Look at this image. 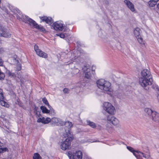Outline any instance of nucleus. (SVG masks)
<instances>
[{"instance_id":"1","label":"nucleus","mask_w":159,"mask_h":159,"mask_svg":"<svg viewBox=\"0 0 159 159\" xmlns=\"http://www.w3.org/2000/svg\"><path fill=\"white\" fill-rule=\"evenodd\" d=\"M139 81L140 84L145 90H148L152 82V76L150 71L147 69L142 70Z\"/></svg>"},{"instance_id":"2","label":"nucleus","mask_w":159,"mask_h":159,"mask_svg":"<svg viewBox=\"0 0 159 159\" xmlns=\"http://www.w3.org/2000/svg\"><path fill=\"white\" fill-rule=\"evenodd\" d=\"M107 120L106 127L108 130H113L112 125L115 126H118L119 120L116 118L112 115L107 116Z\"/></svg>"},{"instance_id":"3","label":"nucleus","mask_w":159,"mask_h":159,"mask_svg":"<svg viewBox=\"0 0 159 159\" xmlns=\"http://www.w3.org/2000/svg\"><path fill=\"white\" fill-rule=\"evenodd\" d=\"M66 136L67 138L64 142H62L60 145L61 148L63 150L69 149L71 144L70 142L72 140L73 138L72 135Z\"/></svg>"},{"instance_id":"4","label":"nucleus","mask_w":159,"mask_h":159,"mask_svg":"<svg viewBox=\"0 0 159 159\" xmlns=\"http://www.w3.org/2000/svg\"><path fill=\"white\" fill-rule=\"evenodd\" d=\"M103 108L107 112L111 115L114 114L115 111L114 107L111 103L108 102L104 103Z\"/></svg>"},{"instance_id":"5","label":"nucleus","mask_w":159,"mask_h":159,"mask_svg":"<svg viewBox=\"0 0 159 159\" xmlns=\"http://www.w3.org/2000/svg\"><path fill=\"white\" fill-rule=\"evenodd\" d=\"M25 17L26 20L29 22L30 25H32L34 28L40 31H43L45 30L43 26L38 25L35 21L29 18L28 16H25Z\"/></svg>"},{"instance_id":"6","label":"nucleus","mask_w":159,"mask_h":159,"mask_svg":"<svg viewBox=\"0 0 159 159\" xmlns=\"http://www.w3.org/2000/svg\"><path fill=\"white\" fill-rule=\"evenodd\" d=\"M83 70L85 72V77L88 79H91L92 77V74H94L95 72L93 70H91L89 66L86 65L82 68Z\"/></svg>"},{"instance_id":"7","label":"nucleus","mask_w":159,"mask_h":159,"mask_svg":"<svg viewBox=\"0 0 159 159\" xmlns=\"http://www.w3.org/2000/svg\"><path fill=\"white\" fill-rule=\"evenodd\" d=\"M63 125H65L64 129L66 135L70 136V135H72L70 132L71 128L72 126L71 122L67 121L66 122L63 121Z\"/></svg>"},{"instance_id":"8","label":"nucleus","mask_w":159,"mask_h":159,"mask_svg":"<svg viewBox=\"0 0 159 159\" xmlns=\"http://www.w3.org/2000/svg\"><path fill=\"white\" fill-rule=\"evenodd\" d=\"M51 122V124L53 125H63L64 124L63 121H62L61 119L56 117L52 118Z\"/></svg>"},{"instance_id":"9","label":"nucleus","mask_w":159,"mask_h":159,"mask_svg":"<svg viewBox=\"0 0 159 159\" xmlns=\"http://www.w3.org/2000/svg\"><path fill=\"white\" fill-rule=\"evenodd\" d=\"M11 33L9 30L5 28L0 30V36L5 38L10 37L11 36Z\"/></svg>"},{"instance_id":"10","label":"nucleus","mask_w":159,"mask_h":159,"mask_svg":"<svg viewBox=\"0 0 159 159\" xmlns=\"http://www.w3.org/2000/svg\"><path fill=\"white\" fill-rule=\"evenodd\" d=\"M52 26L54 30L59 31H62L63 27L62 24L58 22H55L53 23Z\"/></svg>"},{"instance_id":"11","label":"nucleus","mask_w":159,"mask_h":159,"mask_svg":"<svg viewBox=\"0 0 159 159\" xmlns=\"http://www.w3.org/2000/svg\"><path fill=\"white\" fill-rule=\"evenodd\" d=\"M124 2L131 11L133 12L135 11L134 4L129 0H125Z\"/></svg>"},{"instance_id":"12","label":"nucleus","mask_w":159,"mask_h":159,"mask_svg":"<svg viewBox=\"0 0 159 159\" xmlns=\"http://www.w3.org/2000/svg\"><path fill=\"white\" fill-rule=\"evenodd\" d=\"M51 119L48 117H47L45 118L44 117H42V118H38L37 120L38 122H41L44 124H48L50 122H51Z\"/></svg>"},{"instance_id":"13","label":"nucleus","mask_w":159,"mask_h":159,"mask_svg":"<svg viewBox=\"0 0 159 159\" xmlns=\"http://www.w3.org/2000/svg\"><path fill=\"white\" fill-rule=\"evenodd\" d=\"M82 153L80 151H76L73 154V159H82Z\"/></svg>"},{"instance_id":"14","label":"nucleus","mask_w":159,"mask_h":159,"mask_svg":"<svg viewBox=\"0 0 159 159\" xmlns=\"http://www.w3.org/2000/svg\"><path fill=\"white\" fill-rule=\"evenodd\" d=\"M111 84L108 81H105V82L102 85L103 89H101L103 90L106 91H110V89Z\"/></svg>"},{"instance_id":"15","label":"nucleus","mask_w":159,"mask_h":159,"mask_svg":"<svg viewBox=\"0 0 159 159\" xmlns=\"http://www.w3.org/2000/svg\"><path fill=\"white\" fill-rule=\"evenodd\" d=\"M40 18L43 21H45L47 23L50 24L52 23V19L47 16L40 17Z\"/></svg>"},{"instance_id":"16","label":"nucleus","mask_w":159,"mask_h":159,"mask_svg":"<svg viewBox=\"0 0 159 159\" xmlns=\"http://www.w3.org/2000/svg\"><path fill=\"white\" fill-rule=\"evenodd\" d=\"M150 118L155 121H158L159 120V114L154 111Z\"/></svg>"},{"instance_id":"17","label":"nucleus","mask_w":159,"mask_h":159,"mask_svg":"<svg viewBox=\"0 0 159 159\" xmlns=\"http://www.w3.org/2000/svg\"><path fill=\"white\" fill-rule=\"evenodd\" d=\"M105 82V80L103 79H101L98 80L97 82V84L98 87L100 89H103L102 85Z\"/></svg>"},{"instance_id":"18","label":"nucleus","mask_w":159,"mask_h":159,"mask_svg":"<svg viewBox=\"0 0 159 159\" xmlns=\"http://www.w3.org/2000/svg\"><path fill=\"white\" fill-rule=\"evenodd\" d=\"M134 33L136 37L137 38L141 36L140 34L141 33V31L139 28H136L134 30Z\"/></svg>"},{"instance_id":"19","label":"nucleus","mask_w":159,"mask_h":159,"mask_svg":"<svg viewBox=\"0 0 159 159\" xmlns=\"http://www.w3.org/2000/svg\"><path fill=\"white\" fill-rule=\"evenodd\" d=\"M39 56L44 58H47L48 57L47 53L42 51L41 50L36 53Z\"/></svg>"},{"instance_id":"20","label":"nucleus","mask_w":159,"mask_h":159,"mask_svg":"<svg viewBox=\"0 0 159 159\" xmlns=\"http://www.w3.org/2000/svg\"><path fill=\"white\" fill-rule=\"evenodd\" d=\"M144 111L146 113V115L149 116L150 118L152 115V113L154 111H153L151 109L149 108H146L145 109Z\"/></svg>"},{"instance_id":"21","label":"nucleus","mask_w":159,"mask_h":159,"mask_svg":"<svg viewBox=\"0 0 159 159\" xmlns=\"http://www.w3.org/2000/svg\"><path fill=\"white\" fill-rule=\"evenodd\" d=\"M40 109L42 110V111L43 113H48V110L46 107L44 106H41L40 107Z\"/></svg>"},{"instance_id":"22","label":"nucleus","mask_w":159,"mask_h":159,"mask_svg":"<svg viewBox=\"0 0 159 159\" xmlns=\"http://www.w3.org/2000/svg\"><path fill=\"white\" fill-rule=\"evenodd\" d=\"M0 104L3 106L7 107H9L8 104L5 101L3 100H0Z\"/></svg>"},{"instance_id":"23","label":"nucleus","mask_w":159,"mask_h":159,"mask_svg":"<svg viewBox=\"0 0 159 159\" xmlns=\"http://www.w3.org/2000/svg\"><path fill=\"white\" fill-rule=\"evenodd\" d=\"M157 2L155 0H152L148 2V4L150 7H153L156 4Z\"/></svg>"},{"instance_id":"24","label":"nucleus","mask_w":159,"mask_h":159,"mask_svg":"<svg viewBox=\"0 0 159 159\" xmlns=\"http://www.w3.org/2000/svg\"><path fill=\"white\" fill-rule=\"evenodd\" d=\"M87 123L88 124L93 128H95L96 126L94 123L93 122H91L89 120H87Z\"/></svg>"},{"instance_id":"25","label":"nucleus","mask_w":159,"mask_h":159,"mask_svg":"<svg viewBox=\"0 0 159 159\" xmlns=\"http://www.w3.org/2000/svg\"><path fill=\"white\" fill-rule=\"evenodd\" d=\"M40 155L37 153H34L33 156V159H41Z\"/></svg>"},{"instance_id":"26","label":"nucleus","mask_w":159,"mask_h":159,"mask_svg":"<svg viewBox=\"0 0 159 159\" xmlns=\"http://www.w3.org/2000/svg\"><path fill=\"white\" fill-rule=\"evenodd\" d=\"M7 72L8 76L11 77H16V75L14 73H12L10 70H7Z\"/></svg>"},{"instance_id":"27","label":"nucleus","mask_w":159,"mask_h":159,"mask_svg":"<svg viewBox=\"0 0 159 159\" xmlns=\"http://www.w3.org/2000/svg\"><path fill=\"white\" fill-rule=\"evenodd\" d=\"M8 150L7 148H0V154L3 152L7 151Z\"/></svg>"},{"instance_id":"28","label":"nucleus","mask_w":159,"mask_h":159,"mask_svg":"<svg viewBox=\"0 0 159 159\" xmlns=\"http://www.w3.org/2000/svg\"><path fill=\"white\" fill-rule=\"evenodd\" d=\"M48 113H49L50 115H54V114L55 113L54 111L52 108H50V109L48 110Z\"/></svg>"},{"instance_id":"29","label":"nucleus","mask_w":159,"mask_h":159,"mask_svg":"<svg viewBox=\"0 0 159 159\" xmlns=\"http://www.w3.org/2000/svg\"><path fill=\"white\" fill-rule=\"evenodd\" d=\"M36 115V116L37 117V118H42V116L40 114V112L38 111L37 112H36L35 113H34Z\"/></svg>"},{"instance_id":"30","label":"nucleus","mask_w":159,"mask_h":159,"mask_svg":"<svg viewBox=\"0 0 159 159\" xmlns=\"http://www.w3.org/2000/svg\"><path fill=\"white\" fill-rule=\"evenodd\" d=\"M4 97L2 93V90L0 89V100H3Z\"/></svg>"},{"instance_id":"31","label":"nucleus","mask_w":159,"mask_h":159,"mask_svg":"<svg viewBox=\"0 0 159 159\" xmlns=\"http://www.w3.org/2000/svg\"><path fill=\"white\" fill-rule=\"evenodd\" d=\"M34 49L37 53L38 52H39L40 50L39 49V47L36 44H35L34 46Z\"/></svg>"},{"instance_id":"32","label":"nucleus","mask_w":159,"mask_h":159,"mask_svg":"<svg viewBox=\"0 0 159 159\" xmlns=\"http://www.w3.org/2000/svg\"><path fill=\"white\" fill-rule=\"evenodd\" d=\"M139 151H134V152H133V154L137 158H138V154H140Z\"/></svg>"},{"instance_id":"33","label":"nucleus","mask_w":159,"mask_h":159,"mask_svg":"<svg viewBox=\"0 0 159 159\" xmlns=\"http://www.w3.org/2000/svg\"><path fill=\"white\" fill-rule=\"evenodd\" d=\"M139 151H134V152H133V154L137 158H138V154H140Z\"/></svg>"},{"instance_id":"34","label":"nucleus","mask_w":159,"mask_h":159,"mask_svg":"<svg viewBox=\"0 0 159 159\" xmlns=\"http://www.w3.org/2000/svg\"><path fill=\"white\" fill-rule=\"evenodd\" d=\"M136 38L137 39L138 42L140 44L142 43L143 39L141 38V36H140V37H138L137 38Z\"/></svg>"},{"instance_id":"35","label":"nucleus","mask_w":159,"mask_h":159,"mask_svg":"<svg viewBox=\"0 0 159 159\" xmlns=\"http://www.w3.org/2000/svg\"><path fill=\"white\" fill-rule=\"evenodd\" d=\"M42 101L43 103L46 105L48 103V101L45 98H44L42 99Z\"/></svg>"},{"instance_id":"36","label":"nucleus","mask_w":159,"mask_h":159,"mask_svg":"<svg viewBox=\"0 0 159 159\" xmlns=\"http://www.w3.org/2000/svg\"><path fill=\"white\" fill-rule=\"evenodd\" d=\"M57 35L58 36H60L61 38H65V35L63 33H58Z\"/></svg>"},{"instance_id":"37","label":"nucleus","mask_w":159,"mask_h":159,"mask_svg":"<svg viewBox=\"0 0 159 159\" xmlns=\"http://www.w3.org/2000/svg\"><path fill=\"white\" fill-rule=\"evenodd\" d=\"M127 148L128 149V150H129V151H131V152H132L133 153L134 151V149L130 147L127 146Z\"/></svg>"},{"instance_id":"38","label":"nucleus","mask_w":159,"mask_h":159,"mask_svg":"<svg viewBox=\"0 0 159 159\" xmlns=\"http://www.w3.org/2000/svg\"><path fill=\"white\" fill-rule=\"evenodd\" d=\"M21 65H20V64H19L18 65V66H17L16 67V71L20 70H21Z\"/></svg>"},{"instance_id":"39","label":"nucleus","mask_w":159,"mask_h":159,"mask_svg":"<svg viewBox=\"0 0 159 159\" xmlns=\"http://www.w3.org/2000/svg\"><path fill=\"white\" fill-rule=\"evenodd\" d=\"M69 90L67 88H64L63 89V91L64 93H68L69 92Z\"/></svg>"},{"instance_id":"40","label":"nucleus","mask_w":159,"mask_h":159,"mask_svg":"<svg viewBox=\"0 0 159 159\" xmlns=\"http://www.w3.org/2000/svg\"><path fill=\"white\" fill-rule=\"evenodd\" d=\"M3 65V61L0 58V66H2Z\"/></svg>"},{"instance_id":"41","label":"nucleus","mask_w":159,"mask_h":159,"mask_svg":"<svg viewBox=\"0 0 159 159\" xmlns=\"http://www.w3.org/2000/svg\"><path fill=\"white\" fill-rule=\"evenodd\" d=\"M38 108L36 106H35L34 108V113H35L36 112L38 111Z\"/></svg>"},{"instance_id":"42","label":"nucleus","mask_w":159,"mask_h":159,"mask_svg":"<svg viewBox=\"0 0 159 159\" xmlns=\"http://www.w3.org/2000/svg\"><path fill=\"white\" fill-rule=\"evenodd\" d=\"M68 156L69 157L70 159H71V157L72 153L71 152H68Z\"/></svg>"},{"instance_id":"43","label":"nucleus","mask_w":159,"mask_h":159,"mask_svg":"<svg viewBox=\"0 0 159 159\" xmlns=\"http://www.w3.org/2000/svg\"><path fill=\"white\" fill-rule=\"evenodd\" d=\"M140 152V154H141L142 155H143V157H144V158H146L147 157L146 155V154H144V153L142 152Z\"/></svg>"},{"instance_id":"44","label":"nucleus","mask_w":159,"mask_h":159,"mask_svg":"<svg viewBox=\"0 0 159 159\" xmlns=\"http://www.w3.org/2000/svg\"><path fill=\"white\" fill-rule=\"evenodd\" d=\"M46 105H47L48 106V108L49 109H50V108H52V107L49 105V103H48V104H47Z\"/></svg>"},{"instance_id":"45","label":"nucleus","mask_w":159,"mask_h":159,"mask_svg":"<svg viewBox=\"0 0 159 159\" xmlns=\"http://www.w3.org/2000/svg\"><path fill=\"white\" fill-rule=\"evenodd\" d=\"M4 51V49L3 48H0V52H2Z\"/></svg>"},{"instance_id":"46","label":"nucleus","mask_w":159,"mask_h":159,"mask_svg":"<svg viewBox=\"0 0 159 159\" xmlns=\"http://www.w3.org/2000/svg\"><path fill=\"white\" fill-rule=\"evenodd\" d=\"M4 28L3 27H2V25L0 24V30H1L2 29H3V28Z\"/></svg>"},{"instance_id":"47","label":"nucleus","mask_w":159,"mask_h":159,"mask_svg":"<svg viewBox=\"0 0 159 159\" xmlns=\"http://www.w3.org/2000/svg\"><path fill=\"white\" fill-rule=\"evenodd\" d=\"M105 1V3L106 4H108V2L107 1V0H104Z\"/></svg>"},{"instance_id":"48","label":"nucleus","mask_w":159,"mask_h":159,"mask_svg":"<svg viewBox=\"0 0 159 159\" xmlns=\"http://www.w3.org/2000/svg\"><path fill=\"white\" fill-rule=\"evenodd\" d=\"M157 7L159 8V3H158V5H157Z\"/></svg>"},{"instance_id":"49","label":"nucleus","mask_w":159,"mask_h":159,"mask_svg":"<svg viewBox=\"0 0 159 159\" xmlns=\"http://www.w3.org/2000/svg\"><path fill=\"white\" fill-rule=\"evenodd\" d=\"M11 159V158H8L7 159L4 158V159Z\"/></svg>"},{"instance_id":"50","label":"nucleus","mask_w":159,"mask_h":159,"mask_svg":"<svg viewBox=\"0 0 159 159\" xmlns=\"http://www.w3.org/2000/svg\"><path fill=\"white\" fill-rule=\"evenodd\" d=\"M18 13L19 14H20V11L19 12H18Z\"/></svg>"}]
</instances>
